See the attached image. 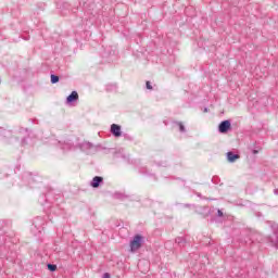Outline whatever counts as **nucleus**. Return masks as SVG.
<instances>
[{"instance_id": "1", "label": "nucleus", "mask_w": 278, "mask_h": 278, "mask_svg": "<svg viewBox=\"0 0 278 278\" xmlns=\"http://www.w3.org/2000/svg\"><path fill=\"white\" fill-rule=\"evenodd\" d=\"M12 227V222L8 219H0V244H18L21 239L16 237V233H5L3 229Z\"/></svg>"}, {"instance_id": "2", "label": "nucleus", "mask_w": 278, "mask_h": 278, "mask_svg": "<svg viewBox=\"0 0 278 278\" xmlns=\"http://www.w3.org/2000/svg\"><path fill=\"white\" fill-rule=\"evenodd\" d=\"M203 212H204L203 218H208V216H211V218L208 219V223H211V225L214 223H216L217 225H220V223H223L225 218V214L223 213V210H219V208L204 207Z\"/></svg>"}, {"instance_id": "3", "label": "nucleus", "mask_w": 278, "mask_h": 278, "mask_svg": "<svg viewBox=\"0 0 278 278\" xmlns=\"http://www.w3.org/2000/svg\"><path fill=\"white\" fill-rule=\"evenodd\" d=\"M76 149H79L83 153H86V155H94V153H99V151H103L105 148H103L101 143L94 146L90 141H84L76 144Z\"/></svg>"}, {"instance_id": "4", "label": "nucleus", "mask_w": 278, "mask_h": 278, "mask_svg": "<svg viewBox=\"0 0 278 278\" xmlns=\"http://www.w3.org/2000/svg\"><path fill=\"white\" fill-rule=\"evenodd\" d=\"M45 225H47V222L45 220V217H36L33 220V228H31V232L34 233V236H37V233H42V231H45Z\"/></svg>"}, {"instance_id": "5", "label": "nucleus", "mask_w": 278, "mask_h": 278, "mask_svg": "<svg viewBox=\"0 0 278 278\" xmlns=\"http://www.w3.org/2000/svg\"><path fill=\"white\" fill-rule=\"evenodd\" d=\"M18 134L21 136H24V134H26V136H24L21 140L22 147H26V144H29V140H34V130H31L29 128H25V127L21 126L18 128Z\"/></svg>"}, {"instance_id": "6", "label": "nucleus", "mask_w": 278, "mask_h": 278, "mask_svg": "<svg viewBox=\"0 0 278 278\" xmlns=\"http://www.w3.org/2000/svg\"><path fill=\"white\" fill-rule=\"evenodd\" d=\"M56 147H59V149L64 152L77 150V144H75V142L70 139H66L64 141H58Z\"/></svg>"}, {"instance_id": "7", "label": "nucleus", "mask_w": 278, "mask_h": 278, "mask_svg": "<svg viewBox=\"0 0 278 278\" xmlns=\"http://www.w3.org/2000/svg\"><path fill=\"white\" fill-rule=\"evenodd\" d=\"M24 184H27L28 186H34V184H38V174L33 173H25L22 177Z\"/></svg>"}, {"instance_id": "8", "label": "nucleus", "mask_w": 278, "mask_h": 278, "mask_svg": "<svg viewBox=\"0 0 278 278\" xmlns=\"http://www.w3.org/2000/svg\"><path fill=\"white\" fill-rule=\"evenodd\" d=\"M79 101V93L76 90L72 91L65 99L66 105L70 108H75V103Z\"/></svg>"}, {"instance_id": "9", "label": "nucleus", "mask_w": 278, "mask_h": 278, "mask_svg": "<svg viewBox=\"0 0 278 278\" xmlns=\"http://www.w3.org/2000/svg\"><path fill=\"white\" fill-rule=\"evenodd\" d=\"M231 119H224L218 125V132L219 134H229L231 131Z\"/></svg>"}, {"instance_id": "10", "label": "nucleus", "mask_w": 278, "mask_h": 278, "mask_svg": "<svg viewBox=\"0 0 278 278\" xmlns=\"http://www.w3.org/2000/svg\"><path fill=\"white\" fill-rule=\"evenodd\" d=\"M110 134H112L114 138H121V136H123V130H121V125L112 124L110 128Z\"/></svg>"}, {"instance_id": "11", "label": "nucleus", "mask_w": 278, "mask_h": 278, "mask_svg": "<svg viewBox=\"0 0 278 278\" xmlns=\"http://www.w3.org/2000/svg\"><path fill=\"white\" fill-rule=\"evenodd\" d=\"M13 131L10 129H7L4 127H0V140H10L12 138Z\"/></svg>"}, {"instance_id": "12", "label": "nucleus", "mask_w": 278, "mask_h": 278, "mask_svg": "<svg viewBox=\"0 0 278 278\" xmlns=\"http://www.w3.org/2000/svg\"><path fill=\"white\" fill-rule=\"evenodd\" d=\"M90 186L91 188H100L101 186H103V177L101 176L93 177L92 180L90 181Z\"/></svg>"}, {"instance_id": "13", "label": "nucleus", "mask_w": 278, "mask_h": 278, "mask_svg": "<svg viewBox=\"0 0 278 278\" xmlns=\"http://www.w3.org/2000/svg\"><path fill=\"white\" fill-rule=\"evenodd\" d=\"M226 159L228 160V162L230 164H233V162H236V160H240V154L235 153L233 151H229L226 153Z\"/></svg>"}, {"instance_id": "14", "label": "nucleus", "mask_w": 278, "mask_h": 278, "mask_svg": "<svg viewBox=\"0 0 278 278\" xmlns=\"http://www.w3.org/2000/svg\"><path fill=\"white\" fill-rule=\"evenodd\" d=\"M129 244H144V236L138 233L135 235L129 241Z\"/></svg>"}, {"instance_id": "15", "label": "nucleus", "mask_w": 278, "mask_h": 278, "mask_svg": "<svg viewBox=\"0 0 278 278\" xmlns=\"http://www.w3.org/2000/svg\"><path fill=\"white\" fill-rule=\"evenodd\" d=\"M178 127L180 134H186V126H184L182 122L173 121L172 122V129Z\"/></svg>"}, {"instance_id": "16", "label": "nucleus", "mask_w": 278, "mask_h": 278, "mask_svg": "<svg viewBox=\"0 0 278 278\" xmlns=\"http://www.w3.org/2000/svg\"><path fill=\"white\" fill-rule=\"evenodd\" d=\"M274 237L271 238V244H278V224L271 225Z\"/></svg>"}, {"instance_id": "17", "label": "nucleus", "mask_w": 278, "mask_h": 278, "mask_svg": "<svg viewBox=\"0 0 278 278\" xmlns=\"http://www.w3.org/2000/svg\"><path fill=\"white\" fill-rule=\"evenodd\" d=\"M113 199H117V201H125V199H129V195H127L126 193L116 191L113 193Z\"/></svg>"}, {"instance_id": "18", "label": "nucleus", "mask_w": 278, "mask_h": 278, "mask_svg": "<svg viewBox=\"0 0 278 278\" xmlns=\"http://www.w3.org/2000/svg\"><path fill=\"white\" fill-rule=\"evenodd\" d=\"M129 247V253H138L142 249V244H130Z\"/></svg>"}, {"instance_id": "19", "label": "nucleus", "mask_w": 278, "mask_h": 278, "mask_svg": "<svg viewBox=\"0 0 278 278\" xmlns=\"http://www.w3.org/2000/svg\"><path fill=\"white\" fill-rule=\"evenodd\" d=\"M106 92H114L116 90V84H109L105 86Z\"/></svg>"}, {"instance_id": "20", "label": "nucleus", "mask_w": 278, "mask_h": 278, "mask_svg": "<svg viewBox=\"0 0 278 278\" xmlns=\"http://www.w3.org/2000/svg\"><path fill=\"white\" fill-rule=\"evenodd\" d=\"M47 268L50 270V273H55V270H58V265L48 263Z\"/></svg>"}, {"instance_id": "21", "label": "nucleus", "mask_w": 278, "mask_h": 278, "mask_svg": "<svg viewBox=\"0 0 278 278\" xmlns=\"http://www.w3.org/2000/svg\"><path fill=\"white\" fill-rule=\"evenodd\" d=\"M50 81H51V84H58L60 81V76H58L55 74H51Z\"/></svg>"}, {"instance_id": "22", "label": "nucleus", "mask_w": 278, "mask_h": 278, "mask_svg": "<svg viewBox=\"0 0 278 278\" xmlns=\"http://www.w3.org/2000/svg\"><path fill=\"white\" fill-rule=\"evenodd\" d=\"M186 242H188V241L186 240V237H177V238L175 239V243H176V244H186Z\"/></svg>"}, {"instance_id": "23", "label": "nucleus", "mask_w": 278, "mask_h": 278, "mask_svg": "<svg viewBox=\"0 0 278 278\" xmlns=\"http://www.w3.org/2000/svg\"><path fill=\"white\" fill-rule=\"evenodd\" d=\"M122 136H123L124 140H127L128 142H132V140H134V137L129 134L122 132Z\"/></svg>"}, {"instance_id": "24", "label": "nucleus", "mask_w": 278, "mask_h": 278, "mask_svg": "<svg viewBox=\"0 0 278 278\" xmlns=\"http://www.w3.org/2000/svg\"><path fill=\"white\" fill-rule=\"evenodd\" d=\"M146 88L147 90H153V86L151 85V81H146Z\"/></svg>"}, {"instance_id": "25", "label": "nucleus", "mask_w": 278, "mask_h": 278, "mask_svg": "<svg viewBox=\"0 0 278 278\" xmlns=\"http://www.w3.org/2000/svg\"><path fill=\"white\" fill-rule=\"evenodd\" d=\"M102 278H112V276L110 275V273H104Z\"/></svg>"}, {"instance_id": "26", "label": "nucleus", "mask_w": 278, "mask_h": 278, "mask_svg": "<svg viewBox=\"0 0 278 278\" xmlns=\"http://www.w3.org/2000/svg\"><path fill=\"white\" fill-rule=\"evenodd\" d=\"M18 170H21V165H16L14 168V173H18Z\"/></svg>"}, {"instance_id": "27", "label": "nucleus", "mask_w": 278, "mask_h": 278, "mask_svg": "<svg viewBox=\"0 0 278 278\" xmlns=\"http://www.w3.org/2000/svg\"><path fill=\"white\" fill-rule=\"evenodd\" d=\"M251 151H252L253 155H257V153H260V150L253 149V150H251Z\"/></svg>"}, {"instance_id": "28", "label": "nucleus", "mask_w": 278, "mask_h": 278, "mask_svg": "<svg viewBox=\"0 0 278 278\" xmlns=\"http://www.w3.org/2000/svg\"><path fill=\"white\" fill-rule=\"evenodd\" d=\"M205 244H212V239L206 238Z\"/></svg>"}, {"instance_id": "29", "label": "nucleus", "mask_w": 278, "mask_h": 278, "mask_svg": "<svg viewBox=\"0 0 278 278\" xmlns=\"http://www.w3.org/2000/svg\"><path fill=\"white\" fill-rule=\"evenodd\" d=\"M116 227L118 228V229H123V225L121 224V223H118V224H116Z\"/></svg>"}, {"instance_id": "30", "label": "nucleus", "mask_w": 278, "mask_h": 278, "mask_svg": "<svg viewBox=\"0 0 278 278\" xmlns=\"http://www.w3.org/2000/svg\"><path fill=\"white\" fill-rule=\"evenodd\" d=\"M203 112H210L208 108H204Z\"/></svg>"}, {"instance_id": "31", "label": "nucleus", "mask_w": 278, "mask_h": 278, "mask_svg": "<svg viewBox=\"0 0 278 278\" xmlns=\"http://www.w3.org/2000/svg\"><path fill=\"white\" fill-rule=\"evenodd\" d=\"M163 123H164V125H166V126L168 125V121H163Z\"/></svg>"}, {"instance_id": "32", "label": "nucleus", "mask_w": 278, "mask_h": 278, "mask_svg": "<svg viewBox=\"0 0 278 278\" xmlns=\"http://www.w3.org/2000/svg\"><path fill=\"white\" fill-rule=\"evenodd\" d=\"M191 206V204H185V207H190Z\"/></svg>"}, {"instance_id": "33", "label": "nucleus", "mask_w": 278, "mask_h": 278, "mask_svg": "<svg viewBox=\"0 0 278 278\" xmlns=\"http://www.w3.org/2000/svg\"><path fill=\"white\" fill-rule=\"evenodd\" d=\"M274 247H275V249H277V250H278V244H275Z\"/></svg>"}, {"instance_id": "34", "label": "nucleus", "mask_w": 278, "mask_h": 278, "mask_svg": "<svg viewBox=\"0 0 278 278\" xmlns=\"http://www.w3.org/2000/svg\"><path fill=\"white\" fill-rule=\"evenodd\" d=\"M166 275V277H170V274H165Z\"/></svg>"}, {"instance_id": "35", "label": "nucleus", "mask_w": 278, "mask_h": 278, "mask_svg": "<svg viewBox=\"0 0 278 278\" xmlns=\"http://www.w3.org/2000/svg\"><path fill=\"white\" fill-rule=\"evenodd\" d=\"M198 197H201V193H198Z\"/></svg>"}]
</instances>
